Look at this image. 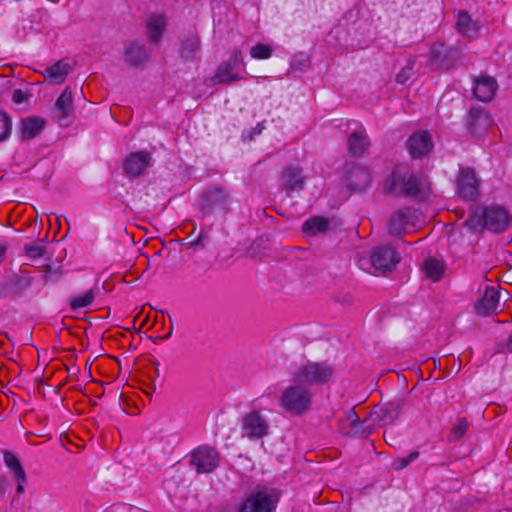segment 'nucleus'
I'll use <instances>...</instances> for the list:
<instances>
[{
	"label": "nucleus",
	"mask_w": 512,
	"mask_h": 512,
	"mask_svg": "<svg viewBox=\"0 0 512 512\" xmlns=\"http://www.w3.org/2000/svg\"><path fill=\"white\" fill-rule=\"evenodd\" d=\"M54 117L63 126L71 125L75 118L73 97L70 87H66L55 102Z\"/></svg>",
	"instance_id": "9d476101"
},
{
	"label": "nucleus",
	"mask_w": 512,
	"mask_h": 512,
	"mask_svg": "<svg viewBox=\"0 0 512 512\" xmlns=\"http://www.w3.org/2000/svg\"><path fill=\"white\" fill-rule=\"evenodd\" d=\"M14 285L16 287L15 292H19L28 288L31 285V280L29 277L17 276L14 279Z\"/></svg>",
	"instance_id": "a19ab883"
},
{
	"label": "nucleus",
	"mask_w": 512,
	"mask_h": 512,
	"mask_svg": "<svg viewBox=\"0 0 512 512\" xmlns=\"http://www.w3.org/2000/svg\"><path fill=\"white\" fill-rule=\"evenodd\" d=\"M507 348L510 352H512V335L509 338Z\"/></svg>",
	"instance_id": "a18cd8bd"
},
{
	"label": "nucleus",
	"mask_w": 512,
	"mask_h": 512,
	"mask_svg": "<svg viewBox=\"0 0 512 512\" xmlns=\"http://www.w3.org/2000/svg\"><path fill=\"white\" fill-rule=\"evenodd\" d=\"M151 155L145 151L131 153L124 162V171L130 176H139L150 164Z\"/></svg>",
	"instance_id": "a211bd4d"
},
{
	"label": "nucleus",
	"mask_w": 512,
	"mask_h": 512,
	"mask_svg": "<svg viewBox=\"0 0 512 512\" xmlns=\"http://www.w3.org/2000/svg\"><path fill=\"white\" fill-rule=\"evenodd\" d=\"M235 68L232 67L231 63L223 62L216 70L213 77L215 84H230L232 82L240 80L242 77L239 74L232 73Z\"/></svg>",
	"instance_id": "c85d7f7f"
},
{
	"label": "nucleus",
	"mask_w": 512,
	"mask_h": 512,
	"mask_svg": "<svg viewBox=\"0 0 512 512\" xmlns=\"http://www.w3.org/2000/svg\"><path fill=\"white\" fill-rule=\"evenodd\" d=\"M123 60L129 66L143 68L150 60L145 44L141 42H129L124 46Z\"/></svg>",
	"instance_id": "ddd939ff"
},
{
	"label": "nucleus",
	"mask_w": 512,
	"mask_h": 512,
	"mask_svg": "<svg viewBox=\"0 0 512 512\" xmlns=\"http://www.w3.org/2000/svg\"><path fill=\"white\" fill-rule=\"evenodd\" d=\"M418 457H419V452L413 451L406 457H398V458L394 459L392 462V467L396 471L403 470L407 466H409L410 463L415 461Z\"/></svg>",
	"instance_id": "f704fd0d"
},
{
	"label": "nucleus",
	"mask_w": 512,
	"mask_h": 512,
	"mask_svg": "<svg viewBox=\"0 0 512 512\" xmlns=\"http://www.w3.org/2000/svg\"><path fill=\"white\" fill-rule=\"evenodd\" d=\"M282 408L292 415H300L309 410L312 394L301 385L288 386L281 396Z\"/></svg>",
	"instance_id": "20e7f679"
},
{
	"label": "nucleus",
	"mask_w": 512,
	"mask_h": 512,
	"mask_svg": "<svg viewBox=\"0 0 512 512\" xmlns=\"http://www.w3.org/2000/svg\"><path fill=\"white\" fill-rule=\"evenodd\" d=\"M96 297V290L89 289L82 294L74 295L69 298V305L73 311H77L90 306Z\"/></svg>",
	"instance_id": "2f4dec72"
},
{
	"label": "nucleus",
	"mask_w": 512,
	"mask_h": 512,
	"mask_svg": "<svg viewBox=\"0 0 512 512\" xmlns=\"http://www.w3.org/2000/svg\"><path fill=\"white\" fill-rule=\"evenodd\" d=\"M352 174L359 177L358 182H353L351 176L347 177L348 185L352 190H361L369 183V173L365 168L355 167L351 172V175Z\"/></svg>",
	"instance_id": "72a5a7b5"
},
{
	"label": "nucleus",
	"mask_w": 512,
	"mask_h": 512,
	"mask_svg": "<svg viewBox=\"0 0 512 512\" xmlns=\"http://www.w3.org/2000/svg\"><path fill=\"white\" fill-rule=\"evenodd\" d=\"M226 63H231L233 68H237L240 64L243 63L242 54L240 51H235L229 58Z\"/></svg>",
	"instance_id": "79ce46f5"
},
{
	"label": "nucleus",
	"mask_w": 512,
	"mask_h": 512,
	"mask_svg": "<svg viewBox=\"0 0 512 512\" xmlns=\"http://www.w3.org/2000/svg\"><path fill=\"white\" fill-rule=\"evenodd\" d=\"M370 261L376 271L386 273L396 266L399 262V257L392 247L381 246L371 254Z\"/></svg>",
	"instance_id": "9b49d317"
},
{
	"label": "nucleus",
	"mask_w": 512,
	"mask_h": 512,
	"mask_svg": "<svg viewBox=\"0 0 512 512\" xmlns=\"http://www.w3.org/2000/svg\"><path fill=\"white\" fill-rule=\"evenodd\" d=\"M256 134H261V129H255Z\"/></svg>",
	"instance_id": "09e8293b"
},
{
	"label": "nucleus",
	"mask_w": 512,
	"mask_h": 512,
	"mask_svg": "<svg viewBox=\"0 0 512 512\" xmlns=\"http://www.w3.org/2000/svg\"><path fill=\"white\" fill-rule=\"evenodd\" d=\"M480 25L466 11H459L455 23L456 31L464 37L473 40L480 36Z\"/></svg>",
	"instance_id": "6ab92c4d"
},
{
	"label": "nucleus",
	"mask_w": 512,
	"mask_h": 512,
	"mask_svg": "<svg viewBox=\"0 0 512 512\" xmlns=\"http://www.w3.org/2000/svg\"><path fill=\"white\" fill-rule=\"evenodd\" d=\"M3 461L10 473L14 475L18 485L16 488L17 494L24 491V483L26 482V473L16 455L8 450L3 451Z\"/></svg>",
	"instance_id": "412c9836"
},
{
	"label": "nucleus",
	"mask_w": 512,
	"mask_h": 512,
	"mask_svg": "<svg viewBox=\"0 0 512 512\" xmlns=\"http://www.w3.org/2000/svg\"><path fill=\"white\" fill-rule=\"evenodd\" d=\"M433 148L432 138L426 131H418L407 140V149L413 158H421Z\"/></svg>",
	"instance_id": "4468645a"
},
{
	"label": "nucleus",
	"mask_w": 512,
	"mask_h": 512,
	"mask_svg": "<svg viewBox=\"0 0 512 512\" xmlns=\"http://www.w3.org/2000/svg\"><path fill=\"white\" fill-rule=\"evenodd\" d=\"M11 119L6 113L0 112V142L6 140L11 134Z\"/></svg>",
	"instance_id": "4c0bfd02"
},
{
	"label": "nucleus",
	"mask_w": 512,
	"mask_h": 512,
	"mask_svg": "<svg viewBox=\"0 0 512 512\" xmlns=\"http://www.w3.org/2000/svg\"><path fill=\"white\" fill-rule=\"evenodd\" d=\"M172 335V330L169 331V333L167 335H165L164 337H162V339L166 340L168 338H170V336Z\"/></svg>",
	"instance_id": "49530a36"
},
{
	"label": "nucleus",
	"mask_w": 512,
	"mask_h": 512,
	"mask_svg": "<svg viewBox=\"0 0 512 512\" xmlns=\"http://www.w3.org/2000/svg\"><path fill=\"white\" fill-rule=\"evenodd\" d=\"M499 306V292L493 286H487L483 296L475 304V311L480 316L495 313Z\"/></svg>",
	"instance_id": "dca6fc26"
},
{
	"label": "nucleus",
	"mask_w": 512,
	"mask_h": 512,
	"mask_svg": "<svg viewBox=\"0 0 512 512\" xmlns=\"http://www.w3.org/2000/svg\"><path fill=\"white\" fill-rule=\"evenodd\" d=\"M468 423L464 418L457 419L456 423L453 425L450 440L457 441L459 440L467 431Z\"/></svg>",
	"instance_id": "c9c22d12"
},
{
	"label": "nucleus",
	"mask_w": 512,
	"mask_h": 512,
	"mask_svg": "<svg viewBox=\"0 0 512 512\" xmlns=\"http://www.w3.org/2000/svg\"><path fill=\"white\" fill-rule=\"evenodd\" d=\"M329 227V220L325 217L314 216L306 220L302 226V231L310 236L326 232Z\"/></svg>",
	"instance_id": "7c9ffc66"
},
{
	"label": "nucleus",
	"mask_w": 512,
	"mask_h": 512,
	"mask_svg": "<svg viewBox=\"0 0 512 512\" xmlns=\"http://www.w3.org/2000/svg\"><path fill=\"white\" fill-rule=\"evenodd\" d=\"M497 89L498 84L493 77L481 76L475 81L473 94L478 100L489 102L493 99Z\"/></svg>",
	"instance_id": "aec40b11"
},
{
	"label": "nucleus",
	"mask_w": 512,
	"mask_h": 512,
	"mask_svg": "<svg viewBox=\"0 0 512 512\" xmlns=\"http://www.w3.org/2000/svg\"><path fill=\"white\" fill-rule=\"evenodd\" d=\"M461 52L455 47H447L443 43H435L428 54V65L432 70L450 69L460 58Z\"/></svg>",
	"instance_id": "0eeeda50"
},
{
	"label": "nucleus",
	"mask_w": 512,
	"mask_h": 512,
	"mask_svg": "<svg viewBox=\"0 0 512 512\" xmlns=\"http://www.w3.org/2000/svg\"><path fill=\"white\" fill-rule=\"evenodd\" d=\"M370 142L366 130L361 127L348 136V151L354 157H361L368 149Z\"/></svg>",
	"instance_id": "4be33fe9"
},
{
	"label": "nucleus",
	"mask_w": 512,
	"mask_h": 512,
	"mask_svg": "<svg viewBox=\"0 0 512 512\" xmlns=\"http://www.w3.org/2000/svg\"><path fill=\"white\" fill-rule=\"evenodd\" d=\"M190 464L199 474L213 472L220 464L219 452L208 445H202L194 449L190 454Z\"/></svg>",
	"instance_id": "423d86ee"
},
{
	"label": "nucleus",
	"mask_w": 512,
	"mask_h": 512,
	"mask_svg": "<svg viewBox=\"0 0 512 512\" xmlns=\"http://www.w3.org/2000/svg\"><path fill=\"white\" fill-rule=\"evenodd\" d=\"M444 271V263L434 257L427 258L423 263L424 274L434 282L441 280Z\"/></svg>",
	"instance_id": "c756f323"
},
{
	"label": "nucleus",
	"mask_w": 512,
	"mask_h": 512,
	"mask_svg": "<svg viewBox=\"0 0 512 512\" xmlns=\"http://www.w3.org/2000/svg\"><path fill=\"white\" fill-rule=\"evenodd\" d=\"M510 222L511 217L508 211L497 205L477 208L473 216L468 219L472 227L482 226L496 233L506 230Z\"/></svg>",
	"instance_id": "f03ea898"
},
{
	"label": "nucleus",
	"mask_w": 512,
	"mask_h": 512,
	"mask_svg": "<svg viewBox=\"0 0 512 512\" xmlns=\"http://www.w3.org/2000/svg\"><path fill=\"white\" fill-rule=\"evenodd\" d=\"M256 134H261V129H255Z\"/></svg>",
	"instance_id": "de8ad7c7"
},
{
	"label": "nucleus",
	"mask_w": 512,
	"mask_h": 512,
	"mask_svg": "<svg viewBox=\"0 0 512 512\" xmlns=\"http://www.w3.org/2000/svg\"><path fill=\"white\" fill-rule=\"evenodd\" d=\"M413 74V66L407 64L403 67L396 75V82L399 84H405Z\"/></svg>",
	"instance_id": "ea45409f"
},
{
	"label": "nucleus",
	"mask_w": 512,
	"mask_h": 512,
	"mask_svg": "<svg viewBox=\"0 0 512 512\" xmlns=\"http://www.w3.org/2000/svg\"><path fill=\"white\" fill-rule=\"evenodd\" d=\"M12 99L15 103L21 104L27 101L28 95L20 89L13 91Z\"/></svg>",
	"instance_id": "37998d69"
},
{
	"label": "nucleus",
	"mask_w": 512,
	"mask_h": 512,
	"mask_svg": "<svg viewBox=\"0 0 512 512\" xmlns=\"http://www.w3.org/2000/svg\"><path fill=\"white\" fill-rule=\"evenodd\" d=\"M283 187L288 192L300 191L304 188V176L299 167L289 166L282 174Z\"/></svg>",
	"instance_id": "5701e85b"
},
{
	"label": "nucleus",
	"mask_w": 512,
	"mask_h": 512,
	"mask_svg": "<svg viewBox=\"0 0 512 512\" xmlns=\"http://www.w3.org/2000/svg\"><path fill=\"white\" fill-rule=\"evenodd\" d=\"M232 197L230 192L222 187H213L201 196V207L206 215H225L230 209Z\"/></svg>",
	"instance_id": "39448f33"
},
{
	"label": "nucleus",
	"mask_w": 512,
	"mask_h": 512,
	"mask_svg": "<svg viewBox=\"0 0 512 512\" xmlns=\"http://www.w3.org/2000/svg\"><path fill=\"white\" fill-rule=\"evenodd\" d=\"M416 218V210L413 208H402L394 213L390 219L389 228L393 235H400L409 225H413Z\"/></svg>",
	"instance_id": "f3484780"
},
{
	"label": "nucleus",
	"mask_w": 512,
	"mask_h": 512,
	"mask_svg": "<svg viewBox=\"0 0 512 512\" xmlns=\"http://www.w3.org/2000/svg\"><path fill=\"white\" fill-rule=\"evenodd\" d=\"M6 251H7V245L0 244V263L3 261Z\"/></svg>",
	"instance_id": "c03bdc74"
},
{
	"label": "nucleus",
	"mask_w": 512,
	"mask_h": 512,
	"mask_svg": "<svg viewBox=\"0 0 512 512\" xmlns=\"http://www.w3.org/2000/svg\"><path fill=\"white\" fill-rule=\"evenodd\" d=\"M166 29V18L161 14H152L147 20L148 39L151 43L157 44L162 38Z\"/></svg>",
	"instance_id": "a878e982"
},
{
	"label": "nucleus",
	"mask_w": 512,
	"mask_h": 512,
	"mask_svg": "<svg viewBox=\"0 0 512 512\" xmlns=\"http://www.w3.org/2000/svg\"><path fill=\"white\" fill-rule=\"evenodd\" d=\"M44 246L39 241H35L24 246L25 255L31 259L39 258L44 253Z\"/></svg>",
	"instance_id": "e433bc0d"
},
{
	"label": "nucleus",
	"mask_w": 512,
	"mask_h": 512,
	"mask_svg": "<svg viewBox=\"0 0 512 512\" xmlns=\"http://www.w3.org/2000/svg\"><path fill=\"white\" fill-rule=\"evenodd\" d=\"M199 48H200L199 37L197 35H190L182 43L181 56L188 60H193L195 58L196 52L199 50Z\"/></svg>",
	"instance_id": "473e14b6"
},
{
	"label": "nucleus",
	"mask_w": 512,
	"mask_h": 512,
	"mask_svg": "<svg viewBox=\"0 0 512 512\" xmlns=\"http://www.w3.org/2000/svg\"><path fill=\"white\" fill-rule=\"evenodd\" d=\"M385 186L391 193L418 200H425L430 194L428 178L420 172H413L406 164L395 166Z\"/></svg>",
	"instance_id": "f257e3e1"
},
{
	"label": "nucleus",
	"mask_w": 512,
	"mask_h": 512,
	"mask_svg": "<svg viewBox=\"0 0 512 512\" xmlns=\"http://www.w3.org/2000/svg\"><path fill=\"white\" fill-rule=\"evenodd\" d=\"M492 124V118L487 111L477 107L470 109L468 128L474 136L482 135L492 126Z\"/></svg>",
	"instance_id": "2eb2a0df"
},
{
	"label": "nucleus",
	"mask_w": 512,
	"mask_h": 512,
	"mask_svg": "<svg viewBox=\"0 0 512 512\" xmlns=\"http://www.w3.org/2000/svg\"><path fill=\"white\" fill-rule=\"evenodd\" d=\"M250 55L255 59H268L272 55V50L269 46L259 43L251 48Z\"/></svg>",
	"instance_id": "58836bf2"
},
{
	"label": "nucleus",
	"mask_w": 512,
	"mask_h": 512,
	"mask_svg": "<svg viewBox=\"0 0 512 512\" xmlns=\"http://www.w3.org/2000/svg\"><path fill=\"white\" fill-rule=\"evenodd\" d=\"M46 125V120L41 117H27L21 120V138L29 140L39 135Z\"/></svg>",
	"instance_id": "393cba45"
},
{
	"label": "nucleus",
	"mask_w": 512,
	"mask_h": 512,
	"mask_svg": "<svg viewBox=\"0 0 512 512\" xmlns=\"http://www.w3.org/2000/svg\"><path fill=\"white\" fill-rule=\"evenodd\" d=\"M339 425L343 433L347 435H357L361 421L354 409L346 411L345 416L339 419Z\"/></svg>",
	"instance_id": "cd10ccee"
},
{
	"label": "nucleus",
	"mask_w": 512,
	"mask_h": 512,
	"mask_svg": "<svg viewBox=\"0 0 512 512\" xmlns=\"http://www.w3.org/2000/svg\"><path fill=\"white\" fill-rule=\"evenodd\" d=\"M332 374L333 369L329 364L325 362H309L296 368L292 376L297 384L321 385L326 383Z\"/></svg>",
	"instance_id": "7ed1b4c3"
},
{
	"label": "nucleus",
	"mask_w": 512,
	"mask_h": 512,
	"mask_svg": "<svg viewBox=\"0 0 512 512\" xmlns=\"http://www.w3.org/2000/svg\"><path fill=\"white\" fill-rule=\"evenodd\" d=\"M277 502L278 497L274 492L257 491L243 502L240 512H272Z\"/></svg>",
	"instance_id": "6e6552de"
},
{
	"label": "nucleus",
	"mask_w": 512,
	"mask_h": 512,
	"mask_svg": "<svg viewBox=\"0 0 512 512\" xmlns=\"http://www.w3.org/2000/svg\"><path fill=\"white\" fill-rule=\"evenodd\" d=\"M269 423L258 411H251L242 418L241 434L249 439H260L268 434Z\"/></svg>",
	"instance_id": "1a4fd4ad"
},
{
	"label": "nucleus",
	"mask_w": 512,
	"mask_h": 512,
	"mask_svg": "<svg viewBox=\"0 0 512 512\" xmlns=\"http://www.w3.org/2000/svg\"><path fill=\"white\" fill-rule=\"evenodd\" d=\"M400 414V406L396 403L388 402L374 410L372 416L381 426L393 423Z\"/></svg>",
	"instance_id": "b1692460"
},
{
	"label": "nucleus",
	"mask_w": 512,
	"mask_h": 512,
	"mask_svg": "<svg viewBox=\"0 0 512 512\" xmlns=\"http://www.w3.org/2000/svg\"><path fill=\"white\" fill-rule=\"evenodd\" d=\"M70 70V65L63 60H60L54 65L46 68L44 75L46 79L52 81L53 83L61 84L65 81Z\"/></svg>",
	"instance_id": "bb28decb"
},
{
	"label": "nucleus",
	"mask_w": 512,
	"mask_h": 512,
	"mask_svg": "<svg viewBox=\"0 0 512 512\" xmlns=\"http://www.w3.org/2000/svg\"><path fill=\"white\" fill-rule=\"evenodd\" d=\"M457 188L459 196L464 199L474 200L477 197L479 192V180L474 170L471 168H463L460 170V175L457 178Z\"/></svg>",
	"instance_id": "f8f14e48"
}]
</instances>
